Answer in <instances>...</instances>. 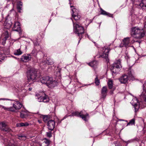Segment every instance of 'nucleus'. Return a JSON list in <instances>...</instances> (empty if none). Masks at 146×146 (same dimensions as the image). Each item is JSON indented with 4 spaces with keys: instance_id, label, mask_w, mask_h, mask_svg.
I'll return each instance as SVG.
<instances>
[{
    "instance_id": "obj_1",
    "label": "nucleus",
    "mask_w": 146,
    "mask_h": 146,
    "mask_svg": "<svg viewBox=\"0 0 146 146\" xmlns=\"http://www.w3.org/2000/svg\"><path fill=\"white\" fill-rule=\"evenodd\" d=\"M40 81L43 84H45L49 88H53L57 85L56 81L53 80L52 77L48 76L43 77L40 78Z\"/></svg>"
},
{
    "instance_id": "obj_2",
    "label": "nucleus",
    "mask_w": 146,
    "mask_h": 146,
    "mask_svg": "<svg viewBox=\"0 0 146 146\" xmlns=\"http://www.w3.org/2000/svg\"><path fill=\"white\" fill-rule=\"evenodd\" d=\"M131 33L132 37L137 39L142 38L145 34L143 29L137 27L132 28Z\"/></svg>"
},
{
    "instance_id": "obj_3",
    "label": "nucleus",
    "mask_w": 146,
    "mask_h": 146,
    "mask_svg": "<svg viewBox=\"0 0 146 146\" xmlns=\"http://www.w3.org/2000/svg\"><path fill=\"white\" fill-rule=\"evenodd\" d=\"M36 99L38 102H43L45 103L48 102L49 99L48 96L46 95L44 92H40L36 95Z\"/></svg>"
},
{
    "instance_id": "obj_4",
    "label": "nucleus",
    "mask_w": 146,
    "mask_h": 146,
    "mask_svg": "<svg viewBox=\"0 0 146 146\" xmlns=\"http://www.w3.org/2000/svg\"><path fill=\"white\" fill-rule=\"evenodd\" d=\"M100 50L101 52H99V56L97 55V57L100 58L101 57L105 58L106 60L107 61L108 59V53L110 50V49L107 47H104L100 48Z\"/></svg>"
},
{
    "instance_id": "obj_5",
    "label": "nucleus",
    "mask_w": 146,
    "mask_h": 146,
    "mask_svg": "<svg viewBox=\"0 0 146 146\" xmlns=\"http://www.w3.org/2000/svg\"><path fill=\"white\" fill-rule=\"evenodd\" d=\"M37 72L35 70L32 69L27 72V80L28 82H32L37 78Z\"/></svg>"
},
{
    "instance_id": "obj_6",
    "label": "nucleus",
    "mask_w": 146,
    "mask_h": 146,
    "mask_svg": "<svg viewBox=\"0 0 146 146\" xmlns=\"http://www.w3.org/2000/svg\"><path fill=\"white\" fill-rule=\"evenodd\" d=\"M72 116L80 117L84 120L86 121L87 120V117L89 116V114L86 112V111L83 110L80 112H79L78 111L73 112L72 113Z\"/></svg>"
},
{
    "instance_id": "obj_7",
    "label": "nucleus",
    "mask_w": 146,
    "mask_h": 146,
    "mask_svg": "<svg viewBox=\"0 0 146 146\" xmlns=\"http://www.w3.org/2000/svg\"><path fill=\"white\" fill-rule=\"evenodd\" d=\"M120 59L116 60L113 64L111 70L112 73L115 74L118 72L121 67Z\"/></svg>"
},
{
    "instance_id": "obj_8",
    "label": "nucleus",
    "mask_w": 146,
    "mask_h": 146,
    "mask_svg": "<svg viewBox=\"0 0 146 146\" xmlns=\"http://www.w3.org/2000/svg\"><path fill=\"white\" fill-rule=\"evenodd\" d=\"M74 30V33L78 35L79 36H80V35L84 33V30L83 27L80 26L77 24L74 23L73 21Z\"/></svg>"
},
{
    "instance_id": "obj_9",
    "label": "nucleus",
    "mask_w": 146,
    "mask_h": 146,
    "mask_svg": "<svg viewBox=\"0 0 146 146\" xmlns=\"http://www.w3.org/2000/svg\"><path fill=\"white\" fill-rule=\"evenodd\" d=\"M140 98H141L140 97ZM141 100L140 102L139 103L138 102V100L137 99L135 98L133 99L132 100L131 102V103L132 105L134 106L135 111V112L137 111L139 108V105H141L142 104L143 106H144L143 104V103L142 102H141L142 101V99L141 98Z\"/></svg>"
},
{
    "instance_id": "obj_10",
    "label": "nucleus",
    "mask_w": 146,
    "mask_h": 146,
    "mask_svg": "<svg viewBox=\"0 0 146 146\" xmlns=\"http://www.w3.org/2000/svg\"><path fill=\"white\" fill-rule=\"evenodd\" d=\"M130 38L127 37L124 38L123 40L121 43L120 44L119 46L120 47H125L127 48L130 46L131 44L130 40Z\"/></svg>"
},
{
    "instance_id": "obj_11",
    "label": "nucleus",
    "mask_w": 146,
    "mask_h": 146,
    "mask_svg": "<svg viewBox=\"0 0 146 146\" xmlns=\"http://www.w3.org/2000/svg\"><path fill=\"white\" fill-rule=\"evenodd\" d=\"M72 8V16L75 20H78L80 18V16L78 13V11L74 7V6H70Z\"/></svg>"
},
{
    "instance_id": "obj_12",
    "label": "nucleus",
    "mask_w": 146,
    "mask_h": 146,
    "mask_svg": "<svg viewBox=\"0 0 146 146\" xmlns=\"http://www.w3.org/2000/svg\"><path fill=\"white\" fill-rule=\"evenodd\" d=\"M143 88L144 91L143 92L141 95V98L142 99L141 102H143L144 106H146V83L143 85Z\"/></svg>"
},
{
    "instance_id": "obj_13",
    "label": "nucleus",
    "mask_w": 146,
    "mask_h": 146,
    "mask_svg": "<svg viewBox=\"0 0 146 146\" xmlns=\"http://www.w3.org/2000/svg\"><path fill=\"white\" fill-rule=\"evenodd\" d=\"M0 128L3 131L9 132L11 130L7 124L4 122H0Z\"/></svg>"
},
{
    "instance_id": "obj_14",
    "label": "nucleus",
    "mask_w": 146,
    "mask_h": 146,
    "mask_svg": "<svg viewBox=\"0 0 146 146\" xmlns=\"http://www.w3.org/2000/svg\"><path fill=\"white\" fill-rule=\"evenodd\" d=\"M13 100L14 101V102L13 104V107H12L13 108L15 111V110H18L20 109L22 107V105L18 101L16 100Z\"/></svg>"
},
{
    "instance_id": "obj_15",
    "label": "nucleus",
    "mask_w": 146,
    "mask_h": 146,
    "mask_svg": "<svg viewBox=\"0 0 146 146\" xmlns=\"http://www.w3.org/2000/svg\"><path fill=\"white\" fill-rule=\"evenodd\" d=\"M48 128L50 131H52L54 129L55 125V121L53 120H50L47 122Z\"/></svg>"
},
{
    "instance_id": "obj_16",
    "label": "nucleus",
    "mask_w": 146,
    "mask_h": 146,
    "mask_svg": "<svg viewBox=\"0 0 146 146\" xmlns=\"http://www.w3.org/2000/svg\"><path fill=\"white\" fill-rule=\"evenodd\" d=\"M128 77L127 75L124 74L119 78V80L120 82L122 84H125L128 81Z\"/></svg>"
},
{
    "instance_id": "obj_17",
    "label": "nucleus",
    "mask_w": 146,
    "mask_h": 146,
    "mask_svg": "<svg viewBox=\"0 0 146 146\" xmlns=\"http://www.w3.org/2000/svg\"><path fill=\"white\" fill-rule=\"evenodd\" d=\"M2 140L3 141V143L6 146H15V145L13 143V141L12 140L10 141L6 138L3 139Z\"/></svg>"
},
{
    "instance_id": "obj_18",
    "label": "nucleus",
    "mask_w": 146,
    "mask_h": 146,
    "mask_svg": "<svg viewBox=\"0 0 146 146\" xmlns=\"http://www.w3.org/2000/svg\"><path fill=\"white\" fill-rule=\"evenodd\" d=\"M31 55L29 54H24L21 58L22 60L24 62H28L31 60Z\"/></svg>"
},
{
    "instance_id": "obj_19",
    "label": "nucleus",
    "mask_w": 146,
    "mask_h": 146,
    "mask_svg": "<svg viewBox=\"0 0 146 146\" xmlns=\"http://www.w3.org/2000/svg\"><path fill=\"white\" fill-rule=\"evenodd\" d=\"M13 31L19 32L21 30L20 24L19 22H15L13 28Z\"/></svg>"
},
{
    "instance_id": "obj_20",
    "label": "nucleus",
    "mask_w": 146,
    "mask_h": 146,
    "mask_svg": "<svg viewBox=\"0 0 146 146\" xmlns=\"http://www.w3.org/2000/svg\"><path fill=\"white\" fill-rule=\"evenodd\" d=\"M107 92V88L106 86L103 87L101 91V94L102 96V98H104L106 96Z\"/></svg>"
},
{
    "instance_id": "obj_21",
    "label": "nucleus",
    "mask_w": 146,
    "mask_h": 146,
    "mask_svg": "<svg viewBox=\"0 0 146 146\" xmlns=\"http://www.w3.org/2000/svg\"><path fill=\"white\" fill-rule=\"evenodd\" d=\"M100 13L101 14L107 16L109 17H112L113 15L106 12L105 11L103 10L102 8H100Z\"/></svg>"
},
{
    "instance_id": "obj_22",
    "label": "nucleus",
    "mask_w": 146,
    "mask_h": 146,
    "mask_svg": "<svg viewBox=\"0 0 146 146\" xmlns=\"http://www.w3.org/2000/svg\"><path fill=\"white\" fill-rule=\"evenodd\" d=\"M4 36H5L4 38L3 39V41L2 42L3 44L5 43V41H6L7 38H9V35L8 33V30L5 31L4 33Z\"/></svg>"
},
{
    "instance_id": "obj_23",
    "label": "nucleus",
    "mask_w": 146,
    "mask_h": 146,
    "mask_svg": "<svg viewBox=\"0 0 146 146\" xmlns=\"http://www.w3.org/2000/svg\"><path fill=\"white\" fill-rule=\"evenodd\" d=\"M29 124L27 122L25 123H19L16 124V126L17 127H21L24 126H28Z\"/></svg>"
},
{
    "instance_id": "obj_24",
    "label": "nucleus",
    "mask_w": 146,
    "mask_h": 146,
    "mask_svg": "<svg viewBox=\"0 0 146 146\" xmlns=\"http://www.w3.org/2000/svg\"><path fill=\"white\" fill-rule=\"evenodd\" d=\"M1 108L2 109H3L5 111L15 112V110L12 107H11L9 108H7L3 106Z\"/></svg>"
},
{
    "instance_id": "obj_25",
    "label": "nucleus",
    "mask_w": 146,
    "mask_h": 146,
    "mask_svg": "<svg viewBox=\"0 0 146 146\" xmlns=\"http://www.w3.org/2000/svg\"><path fill=\"white\" fill-rule=\"evenodd\" d=\"M11 23L10 21L9 23H8L7 20H6L4 23L5 28H7V29H9L11 26Z\"/></svg>"
},
{
    "instance_id": "obj_26",
    "label": "nucleus",
    "mask_w": 146,
    "mask_h": 146,
    "mask_svg": "<svg viewBox=\"0 0 146 146\" xmlns=\"http://www.w3.org/2000/svg\"><path fill=\"white\" fill-rule=\"evenodd\" d=\"M140 6L143 9H146V0H142Z\"/></svg>"
},
{
    "instance_id": "obj_27",
    "label": "nucleus",
    "mask_w": 146,
    "mask_h": 146,
    "mask_svg": "<svg viewBox=\"0 0 146 146\" xmlns=\"http://www.w3.org/2000/svg\"><path fill=\"white\" fill-rule=\"evenodd\" d=\"M108 86L110 89H111L113 88V80L111 79H109L108 82Z\"/></svg>"
},
{
    "instance_id": "obj_28",
    "label": "nucleus",
    "mask_w": 146,
    "mask_h": 146,
    "mask_svg": "<svg viewBox=\"0 0 146 146\" xmlns=\"http://www.w3.org/2000/svg\"><path fill=\"white\" fill-rule=\"evenodd\" d=\"M22 53V52L20 50V49L15 50L14 52V54L17 56L21 55Z\"/></svg>"
},
{
    "instance_id": "obj_29",
    "label": "nucleus",
    "mask_w": 146,
    "mask_h": 146,
    "mask_svg": "<svg viewBox=\"0 0 146 146\" xmlns=\"http://www.w3.org/2000/svg\"><path fill=\"white\" fill-rule=\"evenodd\" d=\"M22 5V3L20 1L17 4V8L18 11L20 12H21V10Z\"/></svg>"
},
{
    "instance_id": "obj_30",
    "label": "nucleus",
    "mask_w": 146,
    "mask_h": 146,
    "mask_svg": "<svg viewBox=\"0 0 146 146\" xmlns=\"http://www.w3.org/2000/svg\"><path fill=\"white\" fill-rule=\"evenodd\" d=\"M98 64V62L94 60L93 61L89 64V65L92 67H94L96 66Z\"/></svg>"
},
{
    "instance_id": "obj_31",
    "label": "nucleus",
    "mask_w": 146,
    "mask_h": 146,
    "mask_svg": "<svg viewBox=\"0 0 146 146\" xmlns=\"http://www.w3.org/2000/svg\"><path fill=\"white\" fill-rule=\"evenodd\" d=\"M43 140L44 141L43 143H45L46 145L45 146H48L50 145L51 142L50 140L46 138H44L43 139Z\"/></svg>"
},
{
    "instance_id": "obj_32",
    "label": "nucleus",
    "mask_w": 146,
    "mask_h": 146,
    "mask_svg": "<svg viewBox=\"0 0 146 146\" xmlns=\"http://www.w3.org/2000/svg\"><path fill=\"white\" fill-rule=\"evenodd\" d=\"M127 74L129 77H132L133 76V71L131 68L128 70Z\"/></svg>"
},
{
    "instance_id": "obj_33",
    "label": "nucleus",
    "mask_w": 146,
    "mask_h": 146,
    "mask_svg": "<svg viewBox=\"0 0 146 146\" xmlns=\"http://www.w3.org/2000/svg\"><path fill=\"white\" fill-rule=\"evenodd\" d=\"M37 53V51L35 49L33 50L31 54V55L35 57H36Z\"/></svg>"
},
{
    "instance_id": "obj_34",
    "label": "nucleus",
    "mask_w": 146,
    "mask_h": 146,
    "mask_svg": "<svg viewBox=\"0 0 146 146\" xmlns=\"http://www.w3.org/2000/svg\"><path fill=\"white\" fill-rule=\"evenodd\" d=\"M42 118L43 121L45 122H47L48 121L49 117L47 115H44L42 116Z\"/></svg>"
},
{
    "instance_id": "obj_35",
    "label": "nucleus",
    "mask_w": 146,
    "mask_h": 146,
    "mask_svg": "<svg viewBox=\"0 0 146 146\" xmlns=\"http://www.w3.org/2000/svg\"><path fill=\"white\" fill-rule=\"evenodd\" d=\"M135 122V120L134 119H131L129 123H128L127 124V126L129 125H132L133 124H134Z\"/></svg>"
},
{
    "instance_id": "obj_36",
    "label": "nucleus",
    "mask_w": 146,
    "mask_h": 146,
    "mask_svg": "<svg viewBox=\"0 0 146 146\" xmlns=\"http://www.w3.org/2000/svg\"><path fill=\"white\" fill-rule=\"evenodd\" d=\"M95 82L96 85L97 86H98L99 85L100 83V80L98 79V77L96 76V77L95 78Z\"/></svg>"
},
{
    "instance_id": "obj_37",
    "label": "nucleus",
    "mask_w": 146,
    "mask_h": 146,
    "mask_svg": "<svg viewBox=\"0 0 146 146\" xmlns=\"http://www.w3.org/2000/svg\"><path fill=\"white\" fill-rule=\"evenodd\" d=\"M5 56L4 54H0V62L4 59Z\"/></svg>"
},
{
    "instance_id": "obj_38",
    "label": "nucleus",
    "mask_w": 146,
    "mask_h": 146,
    "mask_svg": "<svg viewBox=\"0 0 146 146\" xmlns=\"http://www.w3.org/2000/svg\"><path fill=\"white\" fill-rule=\"evenodd\" d=\"M18 138L20 140H25L26 139V137L25 136L19 135L18 136Z\"/></svg>"
},
{
    "instance_id": "obj_39",
    "label": "nucleus",
    "mask_w": 146,
    "mask_h": 146,
    "mask_svg": "<svg viewBox=\"0 0 146 146\" xmlns=\"http://www.w3.org/2000/svg\"><path fill=\"white\" fill-rule=\"evenodd\" d=\"M51 131H49V132H47L46 133V134L47 136L49 137H51L52 136Z\"/></svg>"
},
{
    "instance_id": "obj_40",
    "label": "nucleus",
    "mask_w": 146,
    "mask_h": 146,
    "mask_svg": "<svg viewBox=\"0 0 146 146\" xmlns=\"http://www.w3.org/2000/svg\"><path fill=\"white\" fill-rule=\"evenodd\" d=\"M46 63L48 64H52L53 63L52 60L50 59L48 60L46 62Z\"/></svg>"
},
{
    "instance_id": "obj_41",
    "label": "nucleus",
    "mask_w": 146,
    "mask_h": 146,
    "mask_svg": "<svg viewBox=\"0 0 146 146\" xmlns=\"http://www.w3.org/2000/svg\"><path fill=\"white\" fill-rule=\"evenodd\" d=\"M20 116L22 118L24 117V114L23 113H21Z\"/></svg>"
},
{
    "instance_id": "obj_42",
    "label": "nucleus",
    "mask_w": 146,
    "mask_h": 146,
    "mask_svg": "<svg viewBox=\"0 0 146 146\" xmlns=\"http://www.w3.org/2000/svg\"><path fill=\"white\" fill-rule=\"evenodd\" d=\"M144 29L145 31L146 32V21L145 23Z\"/></svg>"
},
{
    "instance_id": "obj_43",
    "label": "nucleus",
    "mask_w": 146,
    "mask_h": 146,
    "mask_svg": "<svg viewBox=\"0 0 146 146\" xmlns=\"http://www.w3.org/2000/svg\"><path fill=\"white\" fill-rule=\"evenodd\" d=\"M32 90V88H29V90L30 91H31Z\"/></svg>"
},
{
    "instance_id": "obj_44",
    "label": "nucleus",
    "mask_w": 146,
    "mask_h": 146,
    "mask_svg": "<svg viewBox=\"0 0 146 146\" xmlns=\"http://www.w3.org/2000/svg\"><path fill=\"white\" fill-rule=\"evenodd\" d=\"M38 121L39 123H42V121L41 120H38Z\"/></svg>"
},
{
    "instance_id": "obj_45",
    "label": "nucleus",
    "mask_w": 146,
    "mask_h": 146,
    "mask_svg": "<svg viewBox=\"0 0 146 146\" xmlns=\"http://www.w3.org/2000/svg\"><path fill=\"white\" fill-rule=\"evenodd\" d=\"M3 106L0 105V108H1Z\"/></svg>"
},
{
    "instance_id": "obj_46",
    "label": "nucleus",
    "mask_w": 146,
    "mask_h": 146,
    "mask_svg": "<svg viewBox=\"0 0 146 146\" xmlns=\"http://www.w3.org/2000/svg\"><path fill=\"white\" fill-rule=\"evenodd\" d=\"M81 38H80V40L78 42H80V40L81 39Z\"/></svg>"
},
{
    "instance_id": "obj_47",
    "label": "nucleus",
    "mask_w": 146,
    "mask_h": 146,
    "mask_svg": "<svg viewBox=\"0 0 146 146\" xmlns=\"http://www.w3.org/2000/svg\"><path fill=\"white\" fill-rule=\"evenodd\" d=\"M113 92H112V91H111V94H113Z\"/></svg>"
},
{
    "instance_id": "obj_48",
    "label": "nucleus",
    "mask_w": 146,
    "mask_h": 146,
    "mask_svg": "<svg viewBox=\"0 0 146 146\" xmlns=\"http://www.w3.org/2000/svg\"><path fill=\"white\" fill-rule=\"evenodd\" d=\"M34 44L35 45H37L38 44H36L35 43H34Z\"/></svg>"
},
{
    "instance_id": "obj_49",
    "label": "nucleus",
    "mask_w": 146,
    "mask_h": 146,
    "mask_svg": "<svg viewBox=\"0 0 146 146\" xmlns=\"http://www.w3.org/2000/svg\"><path fill=\"white\" fill-rule=\"evenodd\" d=\"M137 60H136V61H135V62H136V63L138 62H137Z\"/></svg>"
},
{
    "instance_id": "obj_50",
    "label": "nucleus",
    "mask_w": 146,
    "mask_h": 146,
    "mask_svg": "<svg viewBox=\"0 0 146 146\" xmlns=\"http://www.w3.org/2000/svg\"><path fill=\"white\" fill-rule=\"evenodd\" d=\"M66 117H64V119L66 118Z\"/></svg>"
},
{
    "instance_id": "obj_51",
    "label": "nucleus",
    "mask_w": 146,
    "mask_h": 146,
    "mask_svg": "<svg viewBox=\"0 0 146 146\" xmlns=\"http://www.w3.org/2000/svg\"><path fill=\"white\" fill-rule=\"evenodd\" d=\"M131 0V1H132V0Z\"/></svg>"
}]
</instances>
